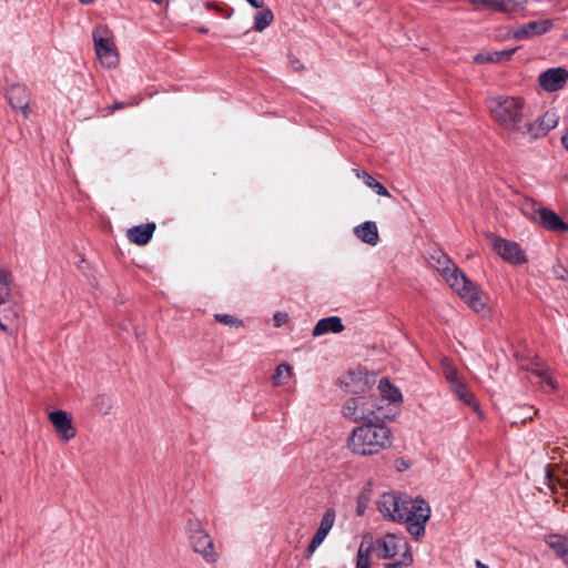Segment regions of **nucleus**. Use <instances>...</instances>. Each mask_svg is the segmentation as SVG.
I'll use <instances>...</instances> for the list:
<instances>
[{
  "label": "nucleus",
  "mask_w": 568,
  "mask_h": 568,
  "mask_svg": "<svg viewBox=\"0 0 568 568\" xmlns=\"http://www.w3.org/2000/svg\"><path fill=\"white\" fill-rule=\"evenodd\" d=\"M567 180H568V176H567Z\"/></svg>",
  "instance_id": "obj_47"
},
{
  "label": "nucleus",
  "mask_w": 568,
  "mask_h": 568,
  "mask_svg": "<svg viewBox=\"0 0 568 568\" xmlns=\"http://www.w3.org/2000/svg\"><path fill=\"white\" fill-rule=\"evenodd\" d=\"M274 320H275L276 326H281L286 321V315L285 314H276L274 316Z\"/></svg>",
  "instance_id": "obj_39"
},
{
  "label": "nucleus",
  "mask_w": 568,
  "mask_h": 568,
  "mask_svg": "<svg viewBox=\"0 0 568 568\" xmlns=\"http://www.w3.org/2000/svg\"><path fill=\"white\" fill-rule=\"evenodd\" d=\"M557 125V118L555 113H545L538 118L534 123L527 124V132L535 139L546 135L551 129Z\"/></svg>",
  "instance_id": "obj_16"
},
{
  "label": "nucleus",
  "mask_w": 568,
  "mask_h": 568,
  "mask_svg": "<svg viewBox=\"0 0 568 568\" xmlns=\"http://www.w3.org/2000/svg\"><path fill=\"white\" fill-rule=\"evenodd\" d=\"M452 390L455 393L459 400L464 402L468 406L474 407L475 409H478L473 394L463 382L453 386Z\"/></svg>",
  "instance_id": "obj_27"
},
{
  "label": "nucleus",
  "mask_w": 568,
  "mask_h": 568,
  "mask_svg": "<svg viewBox=\"0 0 568 568\" xmlns=\"http://www.w3.org/2000/svg\"><path fill=\"white\" fill-rule=\"evenodd\" d=\"M344 385L347 392L353 394L364 393L369 388V381L363 371L349 372L344 378Z\"/></svg>",
  "instance_id": "obj_20"
},
{
  "label": "nucleus",
  "mask_w": 568,
  "mask_h": 568,
  "mask_svg": "<svg viewBox=\"0 0 568 568\" xmlns=\"http://www.w3.org/2000/svg\"><path fill=\"white\" fill-rule=\"evenodd\" d=\"M548 486L552 490V493L558 494L562 491L568 495V478L555 476L548 473Z\"/></svg>",
  "instance_id": "obj_31"
},
{
  "label": "nucleus",
  "mask_w": 568,
  "mask_h": 568,
  "mask_svg": "<svg viewBox=\"0 0 568 568\" xmlns=\"http://www.w3.org/2000/svg\"><path fill=\"white\" fill-rule=\"evenodd\" d=\"M342 413L352 422L364 424L385 422L389 417L387 405L377 396L348 398L343 405Z\"/></svg>",
  "instance_id": "obj_4"
},
{
  "label": "nucleus",
  "mask_w": 568,
  "mask_h": 568,
  "mask_svg": "<svg viewBox=\"0 0 568 568\" xmlns=\"http://www.w3.org/2000/svg\"><path fill=\"white\" fill-rule=\"evenodd\" d=\"M429 264L474 311L484 310L485 294L456 267L446 254L442 252L433 254Z\"/></svg>",
  "instance_id": "obj_1"
},
{
  "label": "nucleus",
  "mask_w": 568,
  "mask_h": 568,
  "mask_svg": "<svg viewBox=\"0 0 568 568\" xmlns=\"http://www.w3.org/2000/svg\"><path fill=\"white\" fill-rule=\"evenodd\" d=\"M405 500L395 493H385L377 501V507L385 518L402 523L404 516L402 509Z\"/></svg>",
  "instance_id": "obj_11"
},
{
  "label": "nucleus",
  "mask_w": 568,
  "mask_h": 568,
  "mask_svg": "<svg viewBox=\"0 0 568 568\" xmlns=\"http://www.w3.org/2000/svg\"><path fill=\"white\" fill-rule=\"evenodd\" d=\"M344 329L342 320L338 316L322 318L317 322L313 329L314 336H321L326 333H339Z\"/></svg>",
  "instance_id": "obj_24"
},
{
  "label": "nucleus",
  "mask_w": 568,
  "mask_h": 568,
  "mask_svg": "<svg viewBox=\"0 0 568 568\" xmlns=\"http://www.w3.org/2000/svg\"><path fill=\"white\" fill-rule=\"evenodd\" d=\"M404 542L405 541L397 538L395 535L387 534L384 538L376 541L378 557L382 559L393 558L397 555L400 547L404 546Z\"/></svg>",
  "instance_id": "obj_17"
},
{
  "label": "nucleus",
  "mask_w": 568,
  "mask_h": 568,
  "mask_svg": "<svg viewBox=\"0 0 568 568\" xmlns=\"http://www.w3.org/2000/svg\"><path fill=\"white\" fill-rule=\"evenodd\" d=\"M538 207L537 204L532 201H526L524 204H523V213L528 216L530 220L532 221H537L538 220Z\"/></svg>",
  "instance_id": "obj_35"
},
{
  "label": "nucleus",
  "mask_w": 568,
  "mask_h": 568,
  "mask_svg": "<svg viewBox=\"0 0 568 568\" xmlns=\"http://www.w3.org/2000/svg\"><path fill=\"white\" fill-rule=\"evenodd\" d=\"M561 142L565 148H568V133L561 138Z\"/></svg>",
  "instance_id": "obj_40"
},
{
  "label": "nucleus",
  "mask_w": 568,
  "mask_h": 568,
  "mask_svg": "<svg viewBox=\"0 0 568 568\" xmlns=\"http://www.w3.org/2000/svg\"><path fill=\"white\" fill-rule=\"evenodd\" d=\"M546 544L568 566V538L561 535H549Z\"/></svg>",
  "instance_id": "obj_25"
},
{
  "label": "nucleus",
  "mask_w": 568,
  "mask_h": 568,
  "mask_svg": "<svg viewBox=\"0 0 568 568\" xmlns=\"http://www.w3.org/2000/svg\"><path fill=\"white\" fill-rule=\"evenodd\" d=\"M405 552L403 555V559L398 562L387 564L385 568H402V566H409L413 562V556L409 552V547L406 542H404Z\"/></svg>",
  "instance_id": "obj_34"
},
{
  "label": "nucleus",
  "mask_w": 568,
  "mask_h": 568,
  "mask_svg": "<svg viewBox=\"0 0 568 568\" xmlns=\"http://www.w3.org/2000/svg\"><path fill=\"white\" fill-rule=\"evenodd\" d=\"M16 301V285L11 271L0 268V304Z\"/></svg>",
  "instance_id": "obj_19"
},
{
  "label": "nucleus",
  "mask_w": 568,
  "mask_h": 568,
  "mask_svg": "<svg viewBox=\"0 0 568 568\" xmlns=\"http://www.w3.org/2000/svg\"><path fill=\"white\" fill-rule=\"evenodd\" d=\"M187 540L194 552L199 554L207 565L217 562L220 555L212 537L197 520H190L186 527Z\"/></svg>",
  "instance_id": "obj_5"
},
{
  "label": "nucleus",
  "mask_w": 568,
  "mask_h": 568,
  "mask_svg": "<svg viewBox=\"0 0 568 568\" xmlns=\"http://www.w3.org/2000/svg\"><path fill=\"white\" fill-rule=\"evenodd\" d=\"M19 306L17 302L0 304V329L7 334L10 327L18 321Z\"/></svg>",
  "instance_id": "obj_21"
},
{
  "label": "nucleus",
  "mask_w": 568,
  "mask_h": 568,
  "mask_svg": "<svg viewBox=\"0 0 568 568\" xmlns=\"http://www.w3.org/2000/svg\"><path fill=\"white\" fill-rule=\"evenodd\" d=\"M92 37L100 63L108 69L115 68L119 64V53L112 32L104 26H98L94 28Z\"/></svg>",
  "instance_id": "obj_7"
},
{
  "label": "nucleus",
  "mask_w": 568,
  "mask_h": 568,
  "mask_svg": "<svg viewBox=\"0 0 568 568\" xmlns=\"http://www.w3.org/2000/svg\"><path fill=\"white\" fill-rule=\"evenodd\" d=\"M513 53H514V50L495 52L493 54H487V55L477 54L475 57V61L480 62V63L481 62H498V61H501L503 59H509Z\"/></svg>",
  "instance_id": "obj_32"
},
{
  "label": "nucleus",
  "mask_w": 568,
  "mask_h": 568,
  "mask_svg": "<svg viewBox=\"0 0 568 568\" xmlns=\"http://www.w3.org/2000/svg\"><path fill=\"white\" fill-rule=\"evenodd\" d=\"M476 567L477 568H489L487 565H485L484 562H481L480 560H476Z\"/></svg>",
  "instance_id": "obj_41"
},
{
  "label": "nucleus",
  "mask_w": 568,
  "mask_h": 568,
  "mask_svg": "<svg viewBox=\"0 0 568 568\" xmlns=\"http://www.w3.org/2000/svg\"><path fill=\"white\" fill-rule=\"evenodd\" d=\"M357 513H358V515H362L363 514V507L358 506Z\"/></svg>",
  "instance_id": "obj_42"
},
{
  "label": "nucleus",
  "mask_w": 568,
  "mask_h": 568,
  "mask_svg": "<svg viewBox=\"0 0 568 568\" xmlns=\"http://www.w3.org/2000/svg\"><path fill=\"white\" fill-rule=\"evenodd\" d=\"M48 417L61 440L67 443L75 437L77 429L69 413L54 410Z\"/></svg>",
  "instance_id": "obj_12"
},
{
  "label": "nucleus",
  "mask_w": 568,
  "mask_h": 568,
  "mask_svg": "<svg viewBox=\"0 0 568 568\" xmlns=\"http://www.w3.org/2000/svg\"><path fill=\"white\" fill-rule=\"evenodd\" d=\"M155 3H161L162 0H153Z\"/></svg>",
  "instance_id": "obj_45"
},
{
  "label": "nucleus",
  "mask_w": 568,
  "mask_h": 568,
  "mask_svg": "<svg viewBox=\"0 0 568 568\" xmlns=\"http://www.w3.org/2000/svg\"><path fill=\"white\" fill-rule=\"evenodd\" d=\"M155 227L154 223L132 226L126 231V237L131 243L143 246L152 239Z\"/></svg>",
  "instance_id": "obj_18"
},
{
  "label": "nucleus",
  "mask_w": 568,
  "mask_h": 568,
  "mask_svg": "<svg viewBox=\"0 0 568 568\" xmlns=\"http://www.w3.org/2000/svg\"><path fill=\"white\" fill-rule=\"evenodd\" d=\"M335 521V511L333 509H327L322 519L317 531L315 532L313 539L311 540L307 555L312 556L313 552L320 547V545L324 541L329 530L332 529Z\"/></svg>",
  "instance_id": "obj_13"
},
{
  "label": "nucleus",
  "mask_w": 568,
  "mask_h": 568,
  "mask_svg": "<svg viewBox=\"0 0 568 568\" xmlns=\"http://www.w3.org/2000/svg\"><path fill=\"white\" fill-rule=\"evenodd\" d=\"M491 240L494 250L504 261L511 264H523L527 261L518 243L496 236H491Z\"/></svg>",
  "instance_id": "obj_9"
},
{
  "label": "nucleus",
  "mask_w": 568,
  "mask_h": 568,
  "mask_svg": "<svg viewBox=\"0 0 568 568\" xmlns=\"http://www.w3.org/2000/svg\"><path fill=\"white\" fill-rule=\"evenodd\" d=\"M442 367L447 382L450 384V387L462 383L458 372L456 367L450 363V361L444 358L442 362Z\"/></svg>",
  "instance_id": "obj_30"
},
{
  "label": "nucleus",
  "mask_w": 568,
  "mask_h": 568,
  "mask_svg": "<svg viewBox=\"0 0 568 568\" xmlns=\"http://www.w3.org/2000/svg\"><path fill=\"white\" fill-rule=\"evenodd\" d=\"M568 70L564 67L549 68L538 77L539 87L546 92H556L566 85Z\"/></svg>",
  "instance_id": "obj_10"
},
{
  "label": "nucleus",
  "mask_w": 568,
  "mask_h": 568,
  "mask_svg": "<svg viewBox=\"0 0 568 568\" xmlns=\"http://www.w3.org/2000/svg\"><path fill=\"white\" fill-rule=\"evenodd\" d=\"M355 174L357 178L362 179L363 182L368 186L371 187L372 190H374L378 195L381 196H385V197H390V193L388 192V190L383 185L381 184L379 182H377L373 176H371L368 173L366 172H359L358 170H355Z\"/></svg>",
  "instance_id": "obj_26"
},
{
  "label": "nucleus",
  "mask_w": 568,
  "mask_h": 568,
  "mask_svg": "<svg viewBox=\"0 0 568 568\" xmlns=\"http://www.w3.org/2000/svg\"><path fill=\"white\" fill-rule=\"evenodd\" d=\"M215 318L217 322L226 324V325H242V322L232 315L227 314H216Z\"/></svg>",
  "instance_id": "obj_36"
},
{
  "label": "nucleus",
  "mask_w": 568,
  "mask_h": 568,
  "mask_svg": "<svg viewBox=\"0 0 568 568\" xmlns=\"http://www.w3.org/2000/svg\"><path fill=\"white\" fill-rule=\"evenodd\" d=\"M80 1H81L82 3L88 4V3L92 2L93 0H80Z\"/></svg>",
  "instance_id": "obj_43"
},
{
  "label": "nucleus",
  "mask_w": 568,
  "mask_h": 568,
  "mask_svg": "<svg viewBox=\"0 0 568 568\" xmlns=\"http://www.w3.org/2000/svg\"><path fill=\"white\" fill-rule=\"evenodd\" d=\"M489 113L495 122L511 132H523L526 128L525 102L518 97L497 95L487 101Z\"/></svg>",
  "instance_id": "obj_3"
},
{
  "label": "nucleus",
  "mask_w": 568,
  "mask_h": 568,
  "mask_svg": "<svg viewBox=\"0 0 568 568\" xmlns=\"http://www.w3.org/2000/svg\"><path fill=\"white\" fill-rule=\"evenodd\" d=\"M7 99L13 109L21 110L27 116L29 113L30 94L22 84H12L7 91Z\"/></svg>",
  "instance_id": "obj_14"
},
{
  "label": "nucleus",
  "mask_w": 568,
  "mask_h": 568,
  "mask_svg": "<svg viewBox=\"0 0 568 568\" xmlns=\"http://www.w3.org/2000/svg\"><path fill=\"white\" fill-rule=\"evenodd\" d=\"M371 548L364 549L363 546L359 547L357 551V561L356 568H371Z\"/></svg>",
  "instance_id": "obj_33"
},
{
  "label": "nucleus",
  "mask_w": 568,
  "mask_h": 568,
  "mask_svg": "<svg viewBox=\"0 0 568 568\" xmlns=\"http://www.w3.org/2000/svg\"><path fill=\"white\" fill-rule=\"evenodd\" d=\"M274 20L271 9H262L254 18V29L258 32L265 30Z\"/></svg>",
  "instance_id": "obj_28"
},
{
  "label": "nucleus",
  "mask_w": 568,
  "mask_h": 568,
  "mask_svg": "<svg viewBox=\"0 0 568 568\" xmlns=\"http://www.w3.org/2000/svg\"><path fill=\"white\" fill-rule=\"evenodd\" d=\"M290 64L296 72H302L304 70L303 63L297 58H290Z\"/></svg>",
  "instance_id": "obj_37"
},
{
  "label": "nucleus",
  "mask_w": 568,
  "mask_h": 568,
  "mask_svg": "<svg viewBox=\"0 0 568 568\" xmlns=\"http://www.w3.org/2000/svg\"><path fill=\"white\" fill-rule=\"evenodd\" d=\"M119 108H121V104H115V105L113 106V110L119 109Z\"/></svg>",
  "instance_id": "obj_44"
},
{
  "label": "nucleus",
  "mask_w": 568,
  "mask_h": 568,
  "mask_svg": "<svg viewBox=\"0 0 568 568\" xmlns=\"http://www.w3.org/2000/svg\"><path fill=\"white\" fill-rule=\"evenodd\" d=\"M521 368L527 372L526 378L530 384L538 386L544 392L557 390V382L539 357H532L527 364L521 365Z\"/></svg>",
  "instance_id": "obj_8"
},
{
  "label": "nucleus",
  "mask_w": 568,
  "mask_h": 568,
  "mask_svg": "<svg viewBox=\"0 0 568 568\" xmlns=\"http://www.w3.org/2000/svg\"><path fill=\"white\" fill-rule=\"evenodd\" d=\"M292 367L288 364H280L273 375V385L281 386L286 384V382L292 377Z\"/></svg>",
  "instance_id": "obj_29"
},
{
  "label": "nucleus",
  "mask_w": 568,
  "mask_h": 568,
  "mask_svg": "<svg viewBox=\"0 0 568 568\" xmlns=\"http://www.w3.org/2000/svg\"><path fill=\"white\" fill-rule=\"evenodd\" d=\"M355 235L364 243L376 245L379 241L378 230L374 222L367 221L354 229Z\"/></svg>",
  "instance_id": "obj_22"
},
{
  "label": "nucleus",
  "mask_w": 568,
  "mask_h": 568,
  "mask_svg": "<svg viewBox=\"0 0 568 568\" xmlns=\"http://www.w3.org/2000/svg\"><path fill=\"white\" fill-rule=\"evenodd\" d=\"M378 390L381 393L378 398L384 399V404L387 405V412L389 413V405L392 403H400L402 394L397 387L392 385L388 379L382 378L378 383Z\"/></svg>",
  "instance_id": "obj_23"
},
{
  "label": "nucleus",
  "mask_w": 568,
  "mask_h": 568,
  "mask_svg": "<svg viewBox=\"0 0 568 568\" xmlns=\"http://www.w3.org/2000/svg\"><path fill=\"white\" fill-rule=\"evenodd\" d=\"M403 513V523L407 524L408 531L416 537L424 535L425 524L430 517V507L423 499H406Z\"/></svg>",
  "instance_id": "obj_6"
},
{
  "label": "nucleus",
  "mask_w": 568,
  "mask_h": 568,
  "mask_svg": "<svg viewBox=\"0 0 568 568\" xmlns=\"http://www.w3.org/2000/svg\"><path fill=\"white\" fill-rule=\"evenodd\" d=\"M538 222L547 230L552 232H566L568 225L561 220V217L547 207H538Z\"/></svg>",
  "instance_id": "obj_15"
},
{
  "label": "nucleus",
  "mask_w": 568,
  "mask_h": 568,
  "mask_svg": "<svg viewBox=\"0 0 568 568\" xmlns=\"http://www.w3.org/2000/svg\"><path fill=\"white\" fill-rule=\"evenodd\" d=\"M253 8L255 9H263L264 8V0H246Z\"/></svg>",
  "instance_id": "obj_38"
},
{
  "label": "nucleus",
  "mask_w": 568,
  "mask_h": 568,
  "mask_svg": "<svg viewBox=\"0 0 568 568\" xmlns=\"http://www.w3.org/2000/svg\"><path fill=\"white\" fill-rule=\"evenodd\" d=\"M566 150H568V148H566Z\"/></svg>",
  "instance_id": "obj_46"
},
{
  "label": "nucleus",
  "mask_w": 568,
  "mask_h": 568,
  "mask_svg": "<svg viewBox=\"0 0 568 568\" xmlns=\"http://www.w3.org/2000/svg\"><path fill=\"white\" fill-rule=\"evenodd\" d=\"M392 444V432L384 422L363 424L355 427L347 439L348 449L359 456L381 453Z\"/></svg>",
  "instance_id": "obj_2"
}]
</instances>
